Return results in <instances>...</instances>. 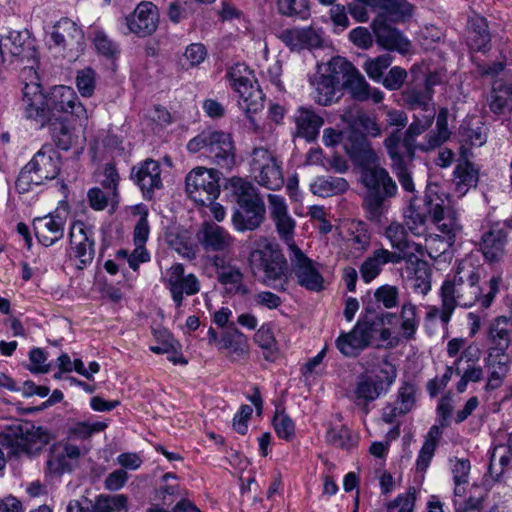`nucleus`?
<instances>
[{"label": "nucleus", "mask_w": 512, "mask_h": 512, "mask_svg": "<svg viewBox=\"0 0 512 512\" xmlns=\"http://www.w3.org/2000/svg\"><path fill=\"white\" fill-rule=\"evenodd\" d=\"M480 276L481 268L470 260L458 263L454 276L445 279L439 290V297L447 311L457 307L470 308L477 301H480L484 309L491 306L499 290V279L492 277L489 281V292L481 296Z\"/></svg>", "instance_id": "f257e3e1"}, {"label": "nucleus", "mask_w": 512, "mask_h": 512, "mask_svg": "<svg viewBox=\"0 0 512 512\" xmlns=\"http://www.w3.org/2000/svg\"><path fill=\"white\" fill-rule=\"evenodd\" d=\"M254 274L263 272L262 282L274 290L285 292L288 287V264L279 245L266 237H260L248 257Z\"/></svg>", "instance_id": "f03ea898"}, {"label": "nucleus", "mask_w": 512, "mask_h": 512, "mask_svg": "<svg viewBox=\"0 0 512 512\" xmlns=\"http://www.w3.org/2000/svg\"><path fill=\"white\" fill-rule=\"evenodd\" d=\"M360 180L366 188L363 207L368 219L377 220L386 209V201L396 196L397 184L378 162L362 168Z\"/></svg>", "instance_id": "7ed1b4c3"}, {"label": "nucleus", "mask_w": 512, "mask_h": 512, "mask_svg": "<svg viewBox=\"0 0 512 512\" xmlns=\"http://www.w3.org/2000/svg\"><path fill=\"white\" fill-rule=\"evenodd\" d=\"M192 153L202 151L220 169L231 171L236 164L234 141L230 134L217 130H204L188 144Z\"/></svg>", "instance_id": "20e7f679"}, {"label": "nucleus", "mask_w": 512, "mask_h": 512, "mask_svg": "<svg viewBox=\"0 0 512 512\" xmlns=\"http://www.w3.org/2000/svg\"><path fill=\"white\" fill-rule=\"evenodd\" d=\"M230 85L239 94L238 105L252 122V114L264 108V93L260 89L254 75L243 63H237L229 68L226 74Z\"/></svg>", "instance_id": "39448f33"}, {"label": "nucleus", "mask_w": 512, "mask_h": 512, "mask_svg": "<svg viewBox=\"0 0 512 512\" xmlns=\"http://www.w3.org/2000/svg\"><path fill=\"white\" fill-rule=\"evenodd\" d=\"M253 179L269 190H279L284 185V176L280 161L270 150L259 147L251 153L249 162Z\"/></svg>", "instance_id": "423d86ee"}, {"label": "nucleus", "mask_w": 512, "mask_h": 512, "mask_svg": "<svg viewBox=\"0 0 512 512\" xmlns=\"http://www.w3.org/2000/svg\"><path fill=\"white\" fill-rule=\"evenodd\" d=\"M186 192L191 200L199 205H208L220 194L219 172L215 169L196 167L185 179Z\"/></svg>", "instance_id": "0eeeda50"}, {"label": "nucleus", "mask_w": 512, "mask_h": 512, "mask_svg": "<svg viewBox=\"0 0 512 512\" xmlns=\"http://www.w3.org/2000/svg\"><path fill=\"white\" fill-rule=\"evenodd\" d=\"M164 287L169 291L177 309L182 307L185 297L198 294L201 282L194 273H187L182 263H174L162 277Z\"/></svg>", "instance_id": "6e6552de"}, {"label": "nucleus", "mask_w": 512, "mask_h": 512, "mask_svg": "<svg viewBox=\"0 0 512 512\" xmlns=\"http://www.w3.org/2000/svg\"><path fill=\"white\" fill-rule=\"evenodd\" d=\"M429 203L432 205V222L442 233V237L451 246L456 236L461 232L462 226L459 223L456 211L450 206L448 195L439 187L438 193L430 192Z\"/></svg>", "instance_id": "1a4fd4ad"}, {"label": "nucleus", "mask_w": 512, "mask_h": 512, "mask_svg": "<svg viewBox=\"0 0 512 512\" xmlns=\"http://www.w3.org/2000/svg\"><path fill=\"white\" fill-rule=\"evenodd\" d=\"M51 39L69 61L76 60L85 48L84 33L81 27L69 18H62L55 24Z\"/></svg>", "instance_id": "9d476101"}, {"label": "nucleus", "mask_w": 512, "mask_h": 512, "mask_svg": "<svg viewBox=\"0 0 512 512\" xmlns=\"http://www.w3.org/2000/svg\"><path fill=\"white\" fill-rule=\"evenodd\" d=\"M291 272L298 285L308 291L320 292L324 289V278L315 261L307 257L299 247L288 252Z\"/></svg>", "instance_id": "9b49d317"}, {"label": "nucleus", "mask_w": 512, "mask_h": 512, "mask_svg": "<svg viewBox=\"0 0 512 512\" xmlns=\"http://www.w3.org/2000/svg\"><path fill=\"white\" fill-rule=\"evenodd\" d=\"M69 244V256L78 261V269L82 270L92 263L95 256L94 232L84 222L76 221L72 224Z\"/></svg>", "instance_id": "f8f14e48"}, {"label": "nucleus", "mask_w": 512, "mask_h": 512, "mask_svg": "<svg viewBox=\"0 0 512 512\" xmlns=\"http://www.w3.org/2000/svg\"><path fill=\"white\" fill-rule=\"evenodd\" d=\"M267 200L270 218L276 233L279 239L287 245L288 252H290L294 247H298L294 240L296 221L289 214L284 197L277 194H268Z\"/></svg>", "instance_id": "ddd939ff"}, {"label": "nucleus", "mask_w": 512, "mask_h": 512, "mask_svg": "<svg viewBox=\"0 0 512 512\" xmlns=\"http://www.w3.org/2000/svg\"><path fill=\"white\" fill-rule=\"evenodd\" d=\"M5 46L13 57L24 64L22 67L23 77L26 79V74L35 76V68L38 67V56L34 40L30 37L29 32L27 30L10 31L6 37Z\"/></svg>", "instance_id": "4468645a"}, {"label": "nucleus", "mask_w": 512, "mask_h": 512, "mask_svg": "<svg viewBox=\"0 0 512 512\" xmlns=\"http://www.w3.org/2000/svg\"><path fill=\"white\" fill-rule=\"evenodd\" d=\"M439 185L430 183L427 185L423 197H413L404 213V223L407 229L415 236H423L426 232L428 216L432 218V205H430V192L437 194Z\"/></svg>", "instance_id": "2eb2a0df"}, {"label": "nucleus", "mask_w": 512, "mask_h": 512, "mask_svg": "<svg viewBox=\"0 0 512 512\" xmlns=\"http://www.w3.org/2000/svg\"><path fill=\"white\" fill-rule=\"evenodd\" d=\"M25 77L26 79L21 74V78L24 81L22 102L25 116L40 123L43 127L46 120H51L46 111L47 101L42 93L41 85L37 82V74L35 73V76L33 74H26Z\"/></svg>", "instance_id": "dca6fc26"}, {"label": "nucleus", "mask_w": 512, "mask_h": 512, "mask_svg": "<svg viewBox=\"0 0 512 512\" xmlns=\"http://www.w3.org/2000/svg\"><path fill=\"white\" fill-rule=\"evenodd\" d=\"M46 111L52 119L57 118L56 112L69 113L79 120L88 118L87 111L75 91L71 87L63 85L53 89L51 97L46 103Z\"/></svg>", "instance_id": "f3484780"}, {"label": "nucleus", "mask_w": 512, "mask_h": 512, "mask_svg": "<svg viewBox=\"0 0 512 512\" xmlns=\"http://www.w3.org/2000/svg\"><path fill=\"white\" fill-rule=\"evenodd\" d=\"M343 148L353 164L360 169L378 162V157L364 133L349 128L344 137Z\"/></svg>", "instance_id": "a211bd4d"}, {"label": "nucleus", "mask_w": 512, "mask_h": 512, "mask_svg": "<svg viewBox=\"0 0 512 512\" xmlns=\"http://www.w3.org/2000/svg\"><path fill=\"white\" fill-rule=\"evenodd\" d=\"M211 264L215 269L218 282L227 293L233 295L248 293V289L244 285V275L231 258L224 254L215 255L211 258Z\"/></svg>", "instance_id": "6ab92c4d"}, {"label": "nucleus", "mask_w": 512, "mask_h": 512, "mask_svg": "<svg viewBox=\"0 0 512 512\" xmlns=\"http://www.w3.org/2000/svg\"><path fill=\"white\" fill-rule=\"evenodd\" d=\"M83 455L79 446L70 442H59L51 446L47 459V470L50 474L62 475L73 471Z\"/></svg>", "instance_id": "aec40b11"}, {"label": "nucleus", "mask_w": 512, "mask_h": 512, "mask_svg": "<svg viewBox=\"0 0 512 512\" xmlns=\"http://www.w3.org/2000/svg\"><path fill=\"white\" fill-rule=\"evenodd\" d=\"M125 22L129 31L138 37L150 36L158 28L159 10L152 2L142 1L125 18Z\"/></svg>", "instance_id": "412c9836"}, {"label": "nucleus", "mask_w": 512, "mask_h": 512, "mask_svg": "<svg viewBox=\"0 0 512 512\" xmlns=\"http://www.w3.org/2000/svg\"><path fill=\"white\" fill-rule=\"evenodd\" d=\"M384 236L389 241L392 254L397 255L399 264L403 261L412 262L416 253L422 252V246L409 239L407 227L400 222H391L384 229Z\"/></svg>", "instance_id": "4be33fe9"}, {"label": "nucleus", "mask_w": 512, "mask_h": 512, "mask_svg": "<svg viewBox=\"0 0 512 512\" xmlns=\"http://www.w3.org/2000/svg\"><path fill=\"white\" fill-rule=\"evenodd\" d=\"M131 180L140 188L144 198L152 199L155 190L162 188L161 167L158 161L146 159L134 165Z\"/></svg>", "instance_id": "5701e85b"}, {"label": "nucleus", "mask_w": 512, "mask_h": 512, "mask_svg": "<svg viewBox=\"0 0 512 512\" xmlns=\"http://www.w3.org/2000/svg\"><path fill=\"white\" fill-rule=\"evenodd\" d=\"M330 67L334 73H342L343 86L349 89L354 99L367 100L369 84L352 63L338 56L330 60Z\"/></svg>", "instance_id": "b1692460"}, {"label": "nucleus", "mask_w": 512, "mask_h": 512, "mask_svg": "<svg viewBox=\"0 0 512 512\" xmlns=\"http://www.w3.org/2000/svg\"><path fill=\"white\" fill-rule=\"evenodd\" d=\"M371 27L379 46L401 54L410 50L411 42L398 29L392 27L391 23L383 22V17H376Z\"/></svg>", "instance_id": "393cba45"}, {"label": "nucleus", "mask_w": 512, "mask_h": 512, "mask_svg": "<svg viewBox=\"0 0 512 512\" xmlns=\"http://www.w3.org/2000/svg\"><path fill=\"white\" fill-rule=\"evenodd\" d=\"M66 217L58 212L50 213L33 220V229L38 241L46 246H52L63 238Z\"/></svg>", "instance_id": "a878e982"}, {"label": "nucleus", "mask_w": 512, "mask_h": 512, "mask_svg": "<svg viewBox=\"0 0 512 512\" xmlns=\"http://www.w3.org/2000/svg\"><path fill=\"white\" fill-rule=\"evenodd\" d=\"M39 179L45 183L48 180L55 179L60 172L61 158L56 149L50 144H45L35 153L33 158L28 162Z\"/></svg>", "instance_id": "bb28decb"}, {"label": "nucleus", "mask_w": 512, "mask_h": 512, "mask_svg": "<svg viewBox=\"0 0 512 512\" xmlns=\"http://www.w3.org/2000/svg\"><path fill=\"white\" fill-rule=\"evenodd\" d=\"M342 79V73H334L330 67V61L327 63L325 72L316 76L311 81L314 87V100L322 106H328L339 99V84Z\"/></svg>", "instance_id": "cd10ccee"}, {"label": "nucleus", "mask_w": 512, "mask_h": 512, "mask_svg": "<svg viewBox=\"0 0 512 512\" xmlns=\"http://www.w3.org/2000/svg\"><path fill=\"white\" fill-rule=\"evenodd\" d=\"M199 243L206 251H228L234 244V237L223 227L204 222L197 234Z\"/></svg>", "instance_id": "c85d7f7f"}, {"label": "nucleus", "mask_w": 512, "mask_h": 512, "mask_svg": "<svg viewBox=\"0 0 512 512\" xmlns=\"http://www.w3.org/2000/svg\"><path fill=\"white\" fill-rule=\"evenodd\" d=\"M506 316L496 317L487 329V357H509L506 351L510 345V331Z\"/></svg>", "instance_id": "c756f323"}, {"label": "nucleus", "mask_w": 512, "mask_h": 512, "mask_svg": "<svg viewBox=\"0 0 512 512\" xmlns=\"http://www.w3.org/2000/svg\"><path fill=\"white\" fill-rule=\"evenodd\" d=\"M415 405V388L409 383H403L397 392L396 400L387 403L382 409V420L393 424L397 418L410 412Z\"/></svg>", "instance_id": "7c9ffc66"}, {"label": "nucleus", "mask_w": 512, "mask_h": 512, "mask_svg": "<svg viewBox=\"0 0 512 512\" xmlns=\"http://www.w3.org/2000/svg\"><path fill=\"white\" fill-rule=\"evenodd\" d=\"M265 215V203L240 205L232 215V224L239 232L254 231L262 225Z\"/></svg>", "instance_id": "2f4dec72"}, {"label": "nucleus", "mask_w": 512, "mask_h": 512, "mask_svg": "<svg viewBox=\"0 0 512 512\" xmlns=\"http://www.w3.org/2000/svg\"><path fill=\"white\" fill-rule=\"evenodd\" d=\"M279 38L287 46L298 50L319 48L323 44L321 32L312 27L286 29Z\"/></svg>", "instance_id": "473e14b6"}, {"label": "nucleus", "mask_w": 512, "mask_h": 512, "mask_svg": "<svg viewBox=\"0 0 512 512\" xmlns=\"http://www.w3.org/2000/svg\"><path fill=\"white\" fill-rule=\"evenodd\" d=\"M354 403L360 407L364 415L369 413V404L386 394L384 385L378 383L373 377L361 375L354 388Z\"/></svg>", "instance_id": "72a5a7b5"}, {"label": "nucleus", "mask_w": 512, "mask_h": 512, "mask_svg": "<svg viewBox=\"0 0 512 512\" xmlns=\"http://www.w3.org/2000/svg\"><path fill=\"white\" fill-rule=\"evenodd\" d=\"M50 135L55 145L62 150H69L74 147L83 148L84 140L67 122L55 118L46 120Z\"/></svg>", "instance_id": "f704fd0d"}, {"label": "nucleus", "mask_w": 512, "mask_h": 512, "mask_svg": "<svg viewBox=\"0 0 512 512\" xmlns=\"http://www.w3.org/2000/svg\"><path fill=\"white\" fill-rule=\"evenodd\" d=\"M399 257L392 254V252L386 248H379L373 251L372 255L367 257L360 266V275L365 283H370L382 271V267L385 264H399Z\"/></svg>", "instance_id": "c9c22d12"}, {"label": "nucleus", "mask_w": 512, "mask_h": 512, "mask_svg": "<svg viewBox=\"0 0 512 512\" xmlns=\"http://www.w3.org/2000/svg\"><path fill=\"white\" fill-rule=\"evenodd\" d=\"M296 134L307 141H314L324 124L323 118L313 109L300 107L295 115Z\"/></svg>", "instance_id": "e433bc0d"}, {"label": "nucleus", "mask_w": 512, "mask_h": 512, "mask_svg": "<svg viewBox=\"0 0 512 512\" xmlns=\"http://www.w3.org/2000/svg\"><path fill=\"white\" fill-rule=\"evenodd\" d=\"M485 99L489 110L493 114L502 115L508 105V101L512 100V83L499 79L494 80Z\"/></svg>", "instance_id": "4c0bfd02"}, {"label": "nucleus", "mask_w": 512, "mask_h": 512, "mask_svg": "<svg viewBox=\"0 0 512 512\" xmlns=\"http://www.w3.org/2000/svg\"><path fill=\"white\" fill-rule=\"evenodd\" d=\"M507 234L503 229L493 228L484 233L481 239V251L488 261H498L505 252Z\"/></svg>", "instance_id": "58836bf2"}, {"label": "nucleus", "mask_w": 512, "mask_h": 512, "mask_svg": "<svg viewBox=\"0 0 512 512\" xmlns=\"http://www.w3.org/2000/svg\"><path fill=\"white\" fill-rule=\"evenodd\" d=\"M435 117V110L432 108L429 113L422 117L415 116L413 122L409 125L403 138V146L405 154L408 158H413L418 145H416V137L424 133L430 128Z\"/></svg>", "instance_id": "ea45409f"}, {"label": "nucleus", "mask_w": 512, "mask_h": 512, "mask_svg": "<svg viewBox=\"0 0 512 512\" xmlns=\"http://www.w3.org/2000/svg\"><path fill=\"white\" fill-rule=\"evenodd\" d=\"M347 245L353 258L361 257L369 248L371 235L367 225L362 221H351L348 227Z\"/></svg>", "instance_id": "a19ab883"}, {"label": "nucleus", "mask_w": 512, "mask_h": 512, "mask_svg": "<svg viewBox=\"0 0 512 512\" xmlns=\"http://www.w3.org/2000/svg\"><path fill=\"white\" fill-rule=\"evenodd\" d=\"M491 36L485 18L474 17L470 21L468 45L474 51L486 52L490 49Z\"/></svg>", "instance_id": "79ce46f5"}, {"label": "nucleus", "mask_w": 512, "mask_h": 512, "mask_svg": "<svg viewBox=\"0 0 512 512\" xmlns=\"http://www.w3.org/2000/svg\"><path fill=\"white\" fill-rule=\"evenodd\" d=\"M230 187L238 206L264 203L258 189L250 181L240 177H232Z\"/></svg>", "instance_id": "37998d69"}, {"label": "nucleus", "mask_w": 512, "mask_h": 512, "mask_svg": "<svg viewBox=\"0 0 512 512\" xmlns=\"http://www.w3.org/2000/svg\"><path fill=\"white\" fill-rule=\"evenodd\" d=\"M394 317V313L387 312L382 314L380 317H366L364 319H360L358 320V323L362 326L364 332L367 333V338L372 344L374 340L384 342L391 337V331L389 328L384 327V321L387 319L388 322H390Z\"/></svg>", "instance_id": "c03bdc74"}, {"label": "nucleus", "mask_w": 512, "mask_h": 512, "mask_svg": "<svg viewBox=\"0 0 512 512\" xmlns=\"http://www.w3.org/2000/svg\"><path fill=\"white\" fill-rule=\"evenodd\" d=\"M485 364L489 368L490 373L486 384V390H495L499 388L506 375L510 370V358L509 357H486Z\"/></svg>", "instance_id": "a18cd8bd"}, {"label": "nucleus", "mask_w": 512, "mask_h": 512, "mask_svg": "<svg viewBox=\"0 0 512 512\" xmlns=\"http://www.w3.org/2000/svg\"><path fill=\"white\" fill-rule=\"evenodd\" d=\"M348 182L342 177L322 176L312 184L311 189L320 197H331L347 191Z\"/></svg>", "instance_id": "49530a36"}, {"label": "nucleus", "mask_w": 512, "mask_h": 512, "mask_svg": "<svg viewBox=\"0 0 512 512\" xmlns=\"http://www.w3.org/2000/svg\"><path fill=\"white\" fill-rule=\"evenodd\" d=\"M433 92L424 89L422 86H409L402 92V99L405 105L412 109H421L429 113Z\"/></svg>", "instance_id": "de8ad7c7"}, {"label": "nucleus", "mask_w": 512, "mask_h": 512, "mask_svg": "<svg viewBox=\"0 0 512 512\" xmlns=\"http://www.w3.org/2000/svg\"><path fill=\"white\" fill-rule=\"evenodd\" d=\"M400 330L403 338L412 340L415 338L416 331L419 326V318L417 316V306L411 301H406L399 313Z\"/></svg>", "instance_id": "09e8293b"}, {"label": "nucleus", "mask_w": 512, "mask_h": 512, "mask_svg": "<svg viewBox=\"0 0 512 512\" xmlns=\"http://www.w3.org/2000/svg\"><path fill=\"white\" fill-rule=\"evenodd\" d=\"M412 6L406 0H387L377 17H383V22H402L412 15Z\"/></svg>", "instance_id": "8fccbe9b"}, {"label": "nucleus", "mask_w": 512, "mask_h": 512, "mask_svg": "<svg viewBox=\"0 0 512 512\" xmlns=\"http://www.w3.org/2000/svg\"><path fill=\"white\" fill-rule=\"evenodd\" d=\"M411 263L414 264V273L409 278L412 289L417 294L426 295L431 290V273L428 264L416 256Z\"/></svg>", "instance_id": "3c124183"}, {"label": "nucleus", "mask_w": 512, "mask_h": 512, "mask_svg": "<svg viewBox=\"0 0 512 512\" xmlns=\"http://www.w3.org/2000/svg\"><path fill=\"white\" fill-rule=\"evenodd\" d=\"M343 121L347 122L349 128L362 129L366 135L371 137H379L381 135V127L375 118L363 111H357L355 117L351 113H345L342 116Z\"/></svg>", "instance_id": "603ef678"}, {"label": "nucleus", "mask_w": 512, "mask_h": 512, "mask_svg": "<svg viewBox=\"0 0 512 512\" xmlns=\"http://www.w3.org/2000/svg\"><path fill=\"white\" fill-rule=\"evenodd\" d=\"M462 141L472 147H481L487 142L488 127L480 120L469 121L461 130Z\"/></svg>", "instance_id": "864d4df0"}, {"label": "nucleus", "mask_w": 512, "mask_h": 512, "mask_svg": "<svg viewBox=\"0 0 512 512\" xmlns=\"http://www.w3.org/2000/svg\"><path fill=\"white\" fill-rule=\"evenodd\" d=\"M454 180L458 190H468L478 182V170L467 160H459L454 170Z\"/></svg>", "instance_id": "5fc2aeb1"}, {"label": "nucleus", "mask_w": 512, "mask_h": 512, "mask_svg": "<svg viewBox=\"0 0 512 512\" xmlns=\"http://www.w3.org/2000/svg\"><path fill=\"white\" fill-rule=\"evenodd\" d=\"M325 438L327 443L344 450H350L358 443L357 437L345 425L328 428Z\"/></svg>", "instance_id": "6e6d98bb"}, {"label": "nucleus", "mask_w": 512, "mask_h": 512, "mask_svg": "<svg viewBox=\"0 0 512 512\" xmlns=\"http://www.w3.org/2000/svg\"><path fill=\"white\" fill-rule=\"evenodd\" d=\"M278 12L287 17L305 20L310 16L308 0H276Z\"/></svg>", "instance_id": "4d7b16f0"}, {"label": "nucleus", "mask_w": 512, "mask_h": 512, "mask_svg": "<svg viewBox=\"0 0 512 512\" xmlns=\"http://www.w3.org/2000/svg\"><path fill=\"white\" fill-rule=\"evenodd\" d=\"M219 349H228L237 356H243L247 353V340L243 333L237 328H233L232 333H224L218 341Z\"/></svg>", "instance_id": "13d9d810"}, {"label": "nucleus", "mask_w": 512, "mask_h": 512, "mask_svg": "<svg viewBox=\"0 0 512 512\" xmlns=\"http://www.w3.org/2000/svg\"><path fill=\"white\" fill-rule=\"evenodd\" d=\"M127 497L123 494L113 496H99L92 506L91 512H119L126 508Z\"/></svg>", "instance_id": "bf43d9fd"}, {"label": "nucleus", "mask_w": 512, "mask_h": 512, "mask_svg": "<svg viewBox=\"0 0 512 512\" xmlns=\"http://www.w3.org/2000/svg\"><path fill=\"white\" fill-rule=\"evenodd\" d=\"M416 490L410 487L405 493L398 495L386 504L387 512H414Z\"/></svg>", "instance_id": "052dcab7"}, {"label": "nucleus", "mask_w": 512, "mask_h": 512, "mask_svg": "<svg viewBox=\"0 0 512 512\" xmlns=\"http://www.w3.org/2000/svg\"><path fill=\"white\" fill-rule=\"evenodd\" d=\"M384 146L387 150L388 156L392 161V169L397 168L405 164L404 155L401 152V147L404 148L403 143L401 144V136L399 131L391 133L385 140Z\"/></svg>", "instance_id": "680f3d73"}, {"label": "nucleus", "mask_w": 512, "mask_h": 512, "mask_svg": "<svg viewBox=\"0 0 512 512\" xmlns=\"http://www.w3.org/2000/svg\"><path fill=\"white\" fill-rule=\"evenodd\" d=\"M273 426L279 438L291 441L295 437L294 422L284 411H276Z\"/></svg>", "instance_id": "e2e57ef3"}, {"label": "nucleus", "mask_w": 512, "mask_h": 512, "mask_svg": "<svg viewBox=\"0 0 512 512\" xmlns=\"http://www.w3.org/2000/svg\"><path fill=\"white\" fill-rule=\"evenodd\" d=\"M337 349L345 357H356L359 353L364 350L361 342L357 340V337L350 331L348 333H342L335 341Z\"/></svg>", "instance_id": "0e129e2a"}, {"label": "nucleus", "mask_w": 512, "mask_h": 512, "mask_svg": "<svg viewBox=\"0 0 512 512\" xmlns=\"http://www.w3.org/2000/svg\"><path fill=\"white\" fill-rule=\"evenodd\" d=\"M374 298L386 309L395 308L399 304V289L393 285H382L375 290Z\"/></svg>", "instance_id": "69168bd1"}, {"label": "nucleus", "mask_w": 512, "mask_h": 512, "mask_svg": "<svg viewBox=\"0 0 512 512\" xmlns=\"http://www.w3.org/2000/svg\"><path fill=\"white\" fill-rule=\"evenodd\" d=\"M391 61L392 59L389 55H380L373 59H368L364 63L363 69L371 79L380 81L384 71L391 65Z\"/></svg>", "instance_id": "338daca9"}, {"label": "nucleus", "mask_w": 512, "mask_h": 512, "mask_svg": "<svg viewBox=\"0 0 512 512\" xmlns=\"http://www.w3.org/2000/svg\"><path fill=\"white\" fill-rule=\"evenodd\" d=\"M464 484L455 483L453 500L455 512H479L480 501L478 499L469 498L468 501L462 500L466 493Z\"/></svg>", "instance_id": "774afa93"}]
</instances>
